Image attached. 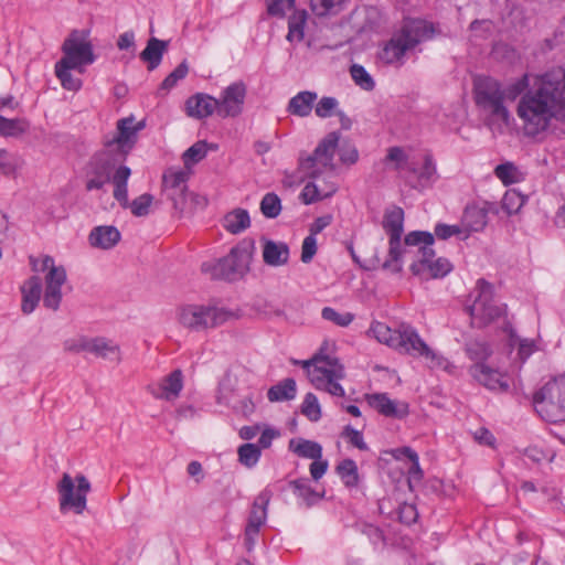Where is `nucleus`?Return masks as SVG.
<instances>
[{
  "label": "nucleus",
  "instance_id": "18",
  "mask_svg": "<svg viewBox=\"0 0 565 565\" xmlns=\"http://www.w3.org/2000/svg\"><path fill=\"white\" fill-rule=\"evenodd\" d=\"M189 174L183 170L168 169L162 175L163 191L172 201L173 209L183 212L186 202V181Z\"/></svg>",
  "mask_w": 565,
  "mask_h": 565
},
{
  "label": "nucleus",
  "instance_id": "33",
  "mask_svg": "<svg viewBox=\"0 0 565 565\" xmlns=\"http://www.w3.org/2000/svg\"><path fill=\"white\" fill-rule=\"evenodd\" d=\"M289 450L301 458L318 460L322 458V446L313 440L305 438L291 439Z\"/></svg>",
  "mask_w": 565,
  "mask_h": 565
},
{
  "label": "nucleus",
  "instance_id": "20",
  "mask_svg": "<svg viewBox=\"0 0 565 565\" xmlns=\"http://www.w3.org/2000/svg\"><path fill=\"white\" fill-rule=\"evenodd\" d=\"M365 398L372 408L386 417L403 419L409 413L407 403H396L386 393L367 394Z\"/></svg>",
  "mask_w": 565,
  "mask_h": 565
},
{
  "label": "nucleus",
  "instance_id": "46",
  "mask_svg": "<svg viewBox=\"0 0 565 565\" xmlns=\"http://www.w3.org/2000/svg\"><path fill=\"white\" fill-rule=\"evenodd\" d=\"M418 253L420 254V258L416 262H413L409 266V270L414 276H422L425 267L434 260L433 258L436 255L433 245H423L419 246Z\"/></svg>",
  "mask_w": 565,
  "mask_h": 565
},
{
  "label": "nucleus",
  "instance_id": "34",
  "mask_svg": "<svg viewBox=\"0 0 565 565\" xmlns=\"http://www.w3.org/2000/svg\"><path fill=\"white\" fill-rule=\"evenodd\" d=\"M297 385L292 377H287L276 385H273L267 392V398L270 402L290 401L296 397Z\"/></svg>",
  "mask_w": 565,
  "mask_h": 565
},
{
  "label": "nucleus",
  "instance_id": "55",
  "mask_svg": "<svg viewBox=\"0 0 565 565\" xmlns=\"http://www.w3.org/2000/svg\"><path fill=\"white\" fill-rule=\"evenodd\" d=\"M339 102L335 97L323 96L316 105L315 113L320 118H329L337 113Z\"/></svg>",
  "mask_w": 565,
  "mask_h": 565
},
{
  "label": "nucleus",
  "instance_id": "12",
  "mask_svg": "<svg viewBox=\"0 0 565 565\" xmlns=\"http://www.w3.org/2000/svg\"><path fill=\"white\" fill-rule=\"evenodd\" d=\"M340 142V132L331 131L326 135L317 145L313 152L306 158L300 159V167L305 170H311L309 177L317 179L321 171L316 169L320 161L324 168H333V158Z\"/></svg>",
  "mask_w": 565,
  "mask_h": 565
},
{
  "label": "nucleus",
  "instance_id": "23",
  "mask_svg": "<svg viewBox=\"0 0 565 565\" xmlns=\"http://www.w3.org/2000/svg\"><path fill=\"white\" fill-rule=\"evenodd\" d=\"M263 260L266 265L279 267L289 260V246L285 242H275L263 237Z\"/></svg>",
  "mask_w": 565,
  "mask_h": 565
},
{
  "label": "nucleus",
  "instance_id": "30",
  "mask_svg": "<svg viewBox=\"0 0 565 565\" xmlns=\"http://www.w3.org/2000/svg\"><path fill=\"white\" fill-rule=\"evenodd\" d=\"M90 353L109 361H121L119 345L104 337L92 338Z\"/></svg>",
  "mask_w": 565,
  "mask_h": 565
},
{
  "label": "nucleus",
  "instance_id": "29",
  "mask_svg": "<svg viewBox=\"0 0 565 565\" xmlns=\"http://www.w3.org/2000/svg\"><path fill=\"white\" fill-rule=\"evenodd\" d=\"M222 225L228 233L239 234L250 226L249 213L245 209H234L224 215Z\"/></svg>",
  "mask_w": 565,
  "mask_h": 565
},
{
  "label": "nucleus",
  "instance_id": "17",
  "mask_svg": "<svg viewBox=\"0 0 565 565\" xmlns=\"http://www.w3.org/2000/svg\"><path fill=\"white\" fill-rule=\"evenodd\" d=\"M396 349L413 356H423L427 360L434 361L437 354L428 347V344L420 338L417 330L406 323H402L397 332Z\"/></svg>",
  "mask_w": 565,
  "mask_h": 565
},
{
  "label": "nucleus",
  "instance_id": "31",
  "mask_svg": "<svg viewBox=\"0 0 565 565\" xmlns=\"http://www.w3.org/2000/svg\"><path fill=\"white\" fill-rule=\"evenodd\" d=\"M334 470L345 488L353 489L359 486V469L356 462L353 459H342L337 463Z\"/></svg>",
  "mask_w": 565,
  "mask_h": 565
},
{
  "label": "nucleus",
  "instance_id": "35",
  "mask_svg": "<svg viewBox=\"0 0 565 565\" xmlns=\"http://www.w3.org/2000/svg\"><path fill=\"white\" fill-rule=\"evenodd\" d=\"M305 369L308 371V375L310 377L311 383L318 390H320L324 385V382L331 377H344V374H337L334 367H328L322 362H311V366Z\"/></svg>",
  "mask_w": 565,
  "mask_h": 565
},
{
  "label": "nucleus",
  "instance_id": "43",
  "mask_svg": "<svg viewBox=\"0 0 565 565\" xmlns=\"http://www.w3.org/2000/svg\"><path fill=\"white\" fill-rule=\"evenodd\" d=\"M371 331L374 333L379 342L385 343L391 348L396 349L397 345V330H392L385 323L376 322L371 326Z\"/></svg>",
  "mask_w": 565,
  "mask_h": 565
},
{
  "label": "nucleus",
  "instance_id": "64",
  "mask_svg": "<svg viewBox=\"0 0 565 565\" xmlns=\"http://www.w3.org/2000/svg\"><path fill=\"white\" fill-rule=\"evenodd\" d=\"M324 198L326 196L321 195L318 185L313 182H308L300 193L302 203L307 205L319 202Z\"/></svg>",
  "mask_w": 565,
  "mask_h": 565
},
{
  "label": "nucleus",
  "instance_id": "5",
  "mask_svg": "<svg viewBox=\"0 0 565 565\" xmlns=\"http://www.w3.org/2000/svg\"><path fill=\"white\" fill-rule=\"evenodd\" d=\"M473 99L476 105L487 113L491 120L510 124V111L504 105L501 83L487 75L473 79Z\"/></svg>",
  "mask_w": 565,
  "mask_h": 565
},
{
  "label": "nucleus",
  "instance_id": "50",
  "mask_svg": "<svg viewBox=\"0 0 565 565\" xmlns=\"http://www.w3.org/2000/svg\"><path fill=\"white\" fill-rule=\"evenodd\" d=\"M311 362H322L328 367H334V371L337 374L338 373L344 374V367L340 363L339 359L335 356H330L328 354H324L322 352V349H320V351L317 354H315V356L310 360H306V361H301V362L296 361V360L294 361L295 364L301 363L302 367H310Z\"/></svg>",
  "mask_w": 565,
  "mask_h": 565
},
{
  "label": "nucleus",
  "instance_id": "28",
  "mask_svg": "<svg viewBox=\"0 0 565 565\" xmlns=\"http://www.w3.org/2000/svg\"><path fill=\"white\" fill-rule=\"evenodd\" d=\"M317 93L310 90L299 92L288 103L287 111L298 117H307L311 114Z\"/></svg>",
  "mask_w": 565,
  "mask_h": 565
},
{
  "label": "nucleus",
  "instance_id": "44",
  "mask_svg": "<svg viewBox=\"0 0 565 565\" xmlns=\"http://www.w3.org/2000/svg\"><path fill=\"white\" fill-rule=\"evenodd\" d=\"M494 24L489 19L473 20L470 25L469 30L471 32V40L478 41V40H489L493 34Z\"/></svg>",
  "mask_w": 565,
  "mask_h": 565
},
{
  "label": "nucleus",
  "instance_id": "52",
  "mask_svg": "<svg viewBox=\"0 0 565 565\" xmlns=\"http://www.w3.org/2000/svg\"><path fill=\"white\" fill-rule=\"evenodd\" d=\"M18 168V156L6 149H0V173L6 177H12L15 174Z\"/></svg>",
  "mask_w": 565,
  "mask_h": 565
},
{
  "label": "nucleus",
  "instance_id": "36",
  "mask_svg": "<svg viewBox=\"0 0 565 565\" xmlns=\"http://www.w3.org/2000/svg\"><path fill=\"white\" fill-rule=\"evenodd\" d=\"M494 175L505 185H512L524 180V173L511 161L498 164Z\"/></svg>",
  "mask_w": 565,
  "mask_h": 565
},
{
  "label": "nucleus",
  "instance_id": "49",
  "mask_svg": "<svg viewBox=\"0 0 565 565\" xmlns=\"http://www.w3.org/2000/svg\"><path fill=\"white\" fill-rule=\"evenodd\" d=\"M301 413L310 420L318 422L322 414L317 396L313 393H307L301 404Z\"/></svg>",
  "mask_w": 565,
  "mask_h": 565
},
{
  "label": "nucleus",
  "instance_id": "60",
  "mask_svg": "<svg viewBox=\"0 0 565 565\" xmlns=\"http://www.w3.org/2000/svg\"><path fill=\"white\" fill-rule=\"evenodd\" d=\"M266 518L267 511H265V509H258L253 507L248 516L246 534H258L262 525H264L266 522Z\"/></svg>",
  "mask_w": 565,
  "mask_h": 565
},
{
  "label": "nucleus",
  "instance_id": "25",
  "mask_svg": "<svg viewBox=\"0 0 565 565\" xmlns=\"http://www.w3.org/2000/svg\"><path fill=\"white\" fill-rule=\"evenodd\" d=\"M121 238V234L115 226H96L92 230L88 241L93 247L102 249L113 248Z\"/></svg>",
  "mask_w": 565,
  "mask_h": 565
},
{
  "label": "nucleus",
  "instance_id": "45",
  "mask_svg": "<svg viewBox=\"0 0 565 565\" xmlns=\"http://www.w3.org/2000/svg\"><path fill=\"white\" fill-rule=\"evenodd\" d=\"M425 269L428 270L429 278L433 279H441L445 278L454 270V265L446 257H438L435 260H431Z\"/></svg>",
  "mask_w": 565,
  "mask_h": 565
},
{
  "label": "nucleus",
  "instance_id": "21",
  "mask_svg": "<svg viewBox=\"0 0 565 565\" xmlns=\"http://www.w3.org/2000/svg\"><path fill=\"white\" fill-rule=\"evenodd\" d=\"M217 111V98L205 94L196 93L185 102V113L189 117L204 119Z\"/></svg>",
  "mask_w": 565,
  "mask_h": 565
},
{
  "label": "nucleus",
  "instance_id": "54",
  "mask_svg": "<svg viewBox=\"0 0 565 565\" xmlns=\"http://www.w3.org/2000/svg\"><path fill=\"white\" fill-rule=\"evenodd\" d=\"M397 520L407 526L414 524L418 520V511L415 504L401 503L395 511Z\"/></svg>",
  "mask_w": 565,
  "mask_h": 565
},
{
  "label": "nucleus",
  "instance_id": "16",
  "mask_svg": "<svg viewBox=\"0 0 565 565\" xmlns=\"http://www.w3.org/2000/svg\"><path fill=\"white\" fill-rule=\"evenodd\" d=\"M247 87L243 81H236L225 87L217 98V115L222 118H235L243 113Z\"/></svg>",
  "mask_w": 565,
  "mask_h": 565
},
{
  "label": "nucleus",
  "instance_id": "53",
  "mask_svg": "<svg viewBox=\"0 0 565 565\" xmlns=\"http://www.w3.org/2000/svg\"><path fill=\"white\" fill-rule=\"evenodd\" d=\"M437 168L435 160L430 153L424 156L423 166L419 168L418 182L422 184L431 183L435 181Z\"/></svg>",
  "mask_w": 565,
  "mask_h": 565
},
{
  "label": "nucleus",
  "instance_id": "11",
  "mask_svg": "<svg viewBox=\"0 0 565 565\" xmlns=\"http://www.w3.org/2000/svg\"><path fill=\"white\" fill-rule=\"evenodd\" d=\"M130 175L131 169L129 167H119L117 169L113 177L114 199L122 209H129L134 216H147L150 213L153 195L150 193H143L130 202L128 199V180Z\"/></svg>",
  "mask_w": 565,
  "mask_h": 565
},
{
  "label": "nucleus",
  "instance_id": "63",
  "mask_svg": "<svg viewBox=\"0 0 565 565\" xmlns=\"http://www.w3.org/2000/svg\"><path fill=\"white\" fill-rule=\"evenodd\" d=\"M62 300V290L60 287L45 286L43 305L44 307L57 310Z\"/></svg>",
  "mask_w": 565,
  "mask_h": 565
},
{
  "label": "nucleus",
  "instance_id": "56",
  "mask_svg": "<svg viewBox=\"0 0 565 565\" xmlns=\"http://www.w3.org/2000/svg\"><path fill=\"white\" fill-rule=\"evenodd\" d=\"M434 234L428 231H412L404 237L406 246L434 245Z\"/></svg>",
  "mask_w": 565,
  "mask_h": 565
},
{
  "label": "nucleus",
  "instance_id": "19",
  "mask_svg": "<svg viewBox=\"0 0 565 565\" xmlns=\"http://www.w3.org/2000/svg\"><path fill=\"white\" fill-rule=\"evenodd\" d=\"M469 372L479 384L483 385L490 391L508 392L510 388L505 376L486 363H475L470 367Z\"/></svg>",
  "mask_w": 565,
  "mask_h": 565
},
{
  "label": "nucleus",
  "instance_id": "57",
  "mask_svg": "<svg viewBox=\"0 0 565 565\" xmlns=\"http://www.w3.org/2000/svg\"><path fill=\"white\" fill-rule=\"evenodd\" d=\"M321 317L324 320L331 321L339 327H348L354 319L352 313H340L331 307H324L321 311Z\"/></svg>",
  "mask_w": 565,
  "mask_h": 565
},
{
  "label": "nucleus",
  "instance_id": "22",
  "mask_svg": "<svg viewBox=\"0 0 565 565\" xmlns=\"http://www.w3.org/2000/svg\"><path fill=\"white\" fill-rule=\"evenodd\" d=\"M408 46L405 44L399 34L395 31L392 38L386 41L382 49L379 51V58L387 65H403L405 54L408 52Z\"/></svg>",
  "mask_w": 565,
  "mask_h": 565
},
{
  "label": "nucleus",
  "instance_id": "1",
  "mask_svg": "<svg viewBox=\"0 0 565 565\" xmlns=\"http://www.w3.org/2000/svg\"><path fill=\"white\" fill-rule=\"evenodd\" d=\"M504 100H515L518 116L523 120L529 136L546 130L552 119L565 122V68L554 67L536 78L529 88V76L524 74L502 87Z\"/></svg>",
  "mask_w": 565,
  "mask_h": 565
},
{
  "label": "nucleus",
  "instance_id": "3",
  "mask_svg": "<svg viewBox=\"0 0 565 565\" xmlns=\"http://www.w3.org/2000/svg\"><path fill=\"white\" fill-rule=\"evenodd\" d=\"M255 249V241L253 238H244L233 246L227 255L203 262L201 264V271L212 280L238 281L250 270Z\"/></svg>",
  "mask_w": 565,
  "mask_h": 565
},
{
  "label": "nucleus",
  "instance_id": "47",
  "mask_svg": "<svg viewBox=\"0 0 565 565\" xmlns=\"http://www.w3.org/2000/svg\"><path fill=\"white\" fill-rule=\"evenodd\" d=\"M189 73L188 62L182 61L160 84L158 92L161 90L169 92L174 86H177L178 82L185 78Z\"/></svg>",
  "mask_w": 565,
  "mask_h": 565
},
{
  "label": "nucleus",
  "instance_id": "14",
  "mask_svg": "<svg viewBox=\"0 0 565 565\" xmlns=\"http://www.w3.org/2000/svg\"><path fill=\"white\" fill-rule=\"evenodd\" d=\"M396 32L402 41L407 44L412 51L422 43L428 42L435 38L436 29L433 22L420 18H404Z\"/></svg>",
  "mask_w": 565,
  "mask_h": 565
},
{
  "label": "nucleus",
  "instance_id": "13",
  "mask_svg": "<svg viewBox=\"0 0 565 565\" xmlns=\"http://www.w3.org/2000/svg\"><path fill=\"white\" fill-rule=\"evenodd\" d=\"M146 127V121L135 122V117L129 116L117 121V135L104 142V146L114 150L127 160L128 154L137 143L138 132Z\"/></svg>",
  "mask_w": 565,
  "mask_h": 565
},
{
  "label": "nucleus",
  "instance_id": "9",
  "mask_svg": "<svg viewBox=\"0 0 565 565\" xmlns=\"http://www.w3.org/2000/svg\"><path fill=\"white\" fill-rule=\"evenodd\" d=\"M60 512L82 514L87 508V494L92 487L89 480L82 473L73 479L64 473L57 483Z\"/></svg>",
  "mask_w": 565,
  "mask_h": 565
},
{
  "label": "nucleus",
  "instance_id": "48",
  "mask_svg": "<svg viewBox=\"0 0 565 565\" xmlns=\"http://www.w3.org/2000/svg\"><path fill=\"white\" fill-rule=\"evenodd\" d=\"M351 76L354 83L360 86L364 90H373L375 87V82L370 73L365 70L364 66L359 64H353L350 68Z\"/></svg>",
  "mask_w": 565,
  "mask_h": 565
},
{
  "label": "nucleus",
  "instance_id": "42",
  "mask_svg": "<svg viewBox=\"0 0 565 565\" xmlns=\"http://www.w3.org/2000/svg\"><path fill=\"white\" fill-rule=\"evenodd\" d=\"M259 207L265 217L276 218L281 212V200L275 192H268L263 196Z\"/></svg>",
  "mask_w": 565,
  "mask_h": 565
},
{
  "label": "nucleus",
  "instance_id": "10",
  "mask_svg": "<svg viewBox=\"0 0 565 565\" xmlns=\"http://www.w3.org/2000/svg\"><path fill=\"white\" fill-rule=\"evenodd\" d=\"M232 312L214 306L186 305L180 309V323L193 331H203L226 322Z\"/></svg>",
  "mask_w": 565,
  "mask_h": 565
},
{
  "label": "nucleus",
  "instance_id": "61",
  "mask_svg": "<svg viewBox=\"0 0 565 565\" xmlns=\"http://www.w3.org/2000/svg\"><path fill=\"white\" fill-rule=\"evenodd\" d=\"M341 437L347 439L352 446L356 447L359 450H369V446L364 441L362 431L353 428L351 425H347L343 427V430L341 431Z\"/></svg>",
  "mask_w": 565,
  "mask_h": 565
},
{
  "label": "nucleus",
  "instance_id": "41",
  "mask_svg": "<svg viewBox=\"0 0 565 565\" xmlns=\"http://www.w3.org/2000/svg\"><path fill=\"white\" fill-rule=\"evenodd\" d=\"M354 527L358 532L365 535L375 548L380 545H385V534L380 526H376L372 523L362 522L356 523Z\"/></svg>",
  "mask_w": 565,
  "mask_h": 565
},
{
  "label": "nucleus",
  "instance_id": "58",
  "mask_svg": "<svg viewBox=\"0 0 565 565\" xmlns=\"http://www.w3.org/2000/svg\"><path fill=\"white\" fill-rule=\"evenodd\" d=\"M338 149L341 163L351 166L358 162L359 151L350 140L339 142Z\"/></svg>",
  "mask_w": 565,
  "mask_h": 565
},
{
  "label": "nucleus",
  "instance_id": "40",
  "mask_svg": "<svg viewBox=\"0 0 565 565\" xmlns=\"http://www.w3.org/2000/svg\"><path fill=\"white\" fill-rule=\"evenodd\" d=\"M238 461L246 468H253L257 465L260 459L262 451L260 447L256 444L246 443L237 449Z\"/></svg>",
  "mask_w": 565,
  "mask_h": 565
},
{
  "label": "nucleus",
  "instance_id": "26",
  "mask_svg": "<svg viewBox=\"0 0 565 565\" xmlns=\"http://www.w3.org/2000/svg\"><path fill=\"white\" fill-rule=\"evenodd\" d=\"M169 42L157 38H150L146 47L140 53L141 61L147 63L148 71L156 70L162 62L163 54L167 52Z\"/></svg>",
  "mask_w": 565,
  "mask_h": 565
},
{
  "label": "nucleus",
  "instance_id": "7",
  "mask_svg": "<svg viewBox=\"0 0 565 565\" xmlns=\"http://www.w3.org/2000/svg\"><path fill=\"white\" fill-rule=\"evenodd\" d=\"M122 156L110 150L106 146L96 151L85 166L86 191L102 190L113 182V177L119 167H126Z\"/></svg>",
  "mask_w": 565,
  "mask_h": 565
},
{
  "label": "nucleus",
  "instance_id": "39",
  "mask_svg": "<svg viewBox=\"0 0 565 565\" xmlns=\"http://www.w3.org/2000/svg\"><path fill=\"white\" fill-rule=\"evenodd\" d=\"M345 0H310V8L318 17L335 15L343 10Z\"/></svg>",
  "mask_w": 565,
  "mask_h": 565
},
{
  "label": "nucleus",
  "instance_id": "62",
  "mask_svg": "<svg viewBox=\"0 0 565 565\" xmlns=\"http://www.w3.org/2000/svg\"><path fill=\"white\" fill-rule=\"evenodd\" d=\"M537 350L535 340L523 338L516 349L514 361L523 365L527 359Z\"/></svg>",
  "mask_w": 565,
  "mask_h": 565
},
{
  "label": "nucleus",
  "instance_id": "6",
  "mask_svg": "<svg viewBox=\"0 0 565 565\" xmlns=\"http://www.w3.org/2000/svg\"><path fill=\"white\" fill-rule=\"evenodd\" d=\"M539 416L545 422H565V374L546 382L532 398Z\"/></svg>",
  "mask_w": 565,
  "mask_h": 565
},
{
  "label": "nucleus",
  "instance_id": "2",
  "mask_svg": "<svg viewBox=\"0 0 565 565\" xmlns=\"http://www.w3.org/2000/svg\"><path fill=\"white\" fill-rule=\"evenodd\" d=\"M88 31L73 30L62 45L63 57L55 63V75L66 90L77 92L83 81L74 77L72 70L84 72V67L95 62L93 44L87 40Z\"/></svg>",
  "mask_w": 565,
  "mask_h": 565
},
{
  "label": "nucleus",
  "instance_id": "15",
  "mask_svg": "<svg viewBox=\"0 0 565 565\" xmlns=\"http://www.w3.org/2000/svg\"><path fill=\"white\" fill-rule=\"evenodd\" d=\"M499 207L497 203L489 201L470 202L468 203L462 212L460 224L463 231L481 232L488 224L489 215H497Z\"/></svg>",
  "mask_w": 565,
  "mask_h": 565
},
{
  "label": "nucleus",
  "instance_id": "27",
  "mask_svg": "<svg viewBox=\"0 0 565 565\" xmlns=\"http://www.w3.org/2000/svg\"><path fill=\"white\" fill-rule=\"evenodd\" d=\"M288 488L292 490L294 494L301 499L307 508L316 505L324 497V491L321 493L316 491L311 486L308 478H299L288 482Z\"/></svg>",
  "mask_w": 565,
  "mask_h": 565
},
{
  "label": "nucleus",
  "instance_id": "38",
  "mask_svg": "<svg viewBox=\"0 0 565 565\" xmlns=\"http://www.w3.org/2000/svg\"><path fill=\"white\" fill-rule=\"evenodd\" d=\"M30 128V122L25 118H6L0 115V136L19 137L25 134Z\"/></svg>",
  "mask_w": 565,
  "mask_h": 565
},
{
  "label": "nucleus",
  "instance_id": "24",
  "mask_svg": "<svg viewBox=\"0 0 565 565\" xmlns=\"http://www.w3.org/2000/svg\"><path fill=\"white\" fill-rule=\"evenodd\" d=\"M22 294V305L21 309L23 313L30 315L32 313L40 299L42 294V280L39 276H31L26 279L21 286Z\"/></svg>",
  "mask_w": 565,
  "mask_h": 565
},
{
  "label": "nucleus",
  "instance_id": "51",
  "mask_svg": "<svg viewBox=\"0 0 565 565\" xmlns=\"http://www.w3.org/2000/svg\"><path fill=\"white\" fill-rule=\"evenodd\" d=\"M206 147L207 142L205 140H201L188 148L182 156L184 164L190 166L203 160L207 154Z\"/></svg>",
  "mask_w": 565,
  "mask_h": 565
},
{
  "label": "nucleus",
  "instance_id": "4",
  "mask_svg": "<svg viewBox=\"0 0 565 565\" xmlns=\"http://www.w3.org/2000/svg\"><path fill=\"white\" fill-rule=\"evenodd\" d=\"M494 285L486 278H478L465 307L471 319V327L484 329L500 318L508 317V306L494 300Z\"/></svg>",
  "mask_w": 565,
  "mask_h": 565
},
{
  "label": "nucleus",
  "instance_id": "8",
  "mask_svg": "<svg viewBox=\"0 0 565 565\" xmlns=\"http://www.w3.org/2000/svg\"><path fill=\"white\" fill-rule=\"evenodd\" d=\"M404 217V210L401 206L394 205L392 209L385 210L382 222V226L388 235V255L382 267L393 274H398L403 269L402 258L405 252L402 248Z\"/></svg>",
  "mask_w": 565,
  "mask_h": 565
},
{
  "label": "nucleus",
  "instance_id": "37",
  "mask_svg": "<svg viewBox=\"0 0 565 565\" xmlns=\"http://www.w3.org/2000/svg\"><path fill=\"white\" fill-rule=\"evenodd\" d=\"M307 21V12L305 10H295L288 19L287 41L301 42L305 38V24Z\"/></svg>",
  "mask_w": 565,
  "mask_h": 565
},
{
  "label": "nucleus",
  "instance_id": "59",
  "mask_svg": "<svg viewBox=\"0 0 565 565\" xmlns=\"http://www.w3.org/2000/svg\"><path fill=\"white\" fill-rule=\"evenodd\" d=\"M501 331L507 337L505 345L509 350V353H512L514 349H518V345L523 338L519 337L516 329L514 328L513 322L510 318L503 319Z\"/></svg>",
  "mask_w": 565,
  "mask_h": 565
},
{
  "label": "nucleus",
  "instance_id": "32",
  "mask_svg": "<svg viewBox=\"0 0 565 565\" xmlns=\"http://www.w3.org/2000/svg\"><path fill=\"white\" fill-rule=\"evenodd\" d=\"M183 388V374L180 369L172 371L160 383L161 393L158 397L171 401L180 395Z\"/></svg>",
  "mask_w": 565,
  "mask_h": 565
}]
</instances>
